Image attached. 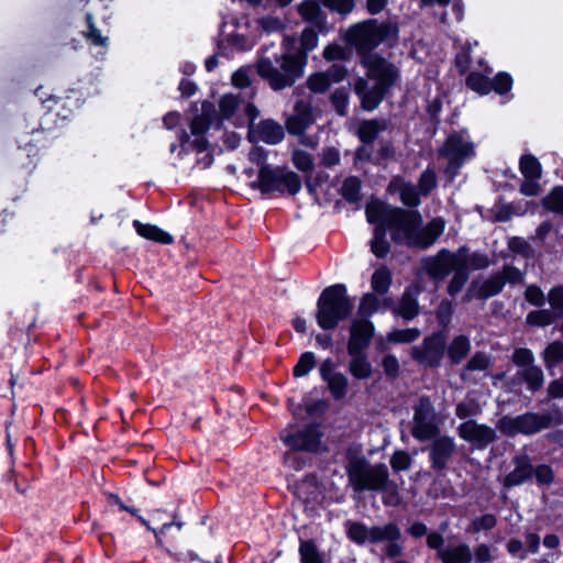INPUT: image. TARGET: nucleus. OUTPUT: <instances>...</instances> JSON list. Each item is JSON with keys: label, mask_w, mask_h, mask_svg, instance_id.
<instances>
[{"label": "nucleus", "mask_w": 563, "mask_h": 563, "mask_svg": "<svg viewBox=\"0 0 563 563\" xmlns=\"http://www.w3.org/2000/svg\"><path fill=\"white\" fill-rule=\"evenodd\" d=\"M397 33L396 24L378 23L376 20L356 23L344 31L343 40L358 54L364 55L362 64L367 70L368 79L358 78L355 82V92L365 110H374L379 104L399 75L393 64L376 54L368 53L384 41L395 38Z\"/></svg>", "instance_id": "nucleus-1"}, {"label": "nucleus", "mask_w": 563, "mask_h": 563, "mask_svg": "<svg viewBox=\"0 0 563 563\" xmlns=\"http://www.w3.org/2000/svg\"><path fill=\"white\" fill-rule=\"evenodd\" d=\"M368 222L377 224L371 242L372 252L384 257L389 252L386 229L391 231L393 240L409 247L427 250L444 232L445 221L438 217L422 225L419 211L404 210L380 201H372L366 207Z\"/></svg>", "instance_id": "nucleus-2"}, {"label": "nucleus", "mask_w": 563, "mask_h": 563, "mask_svg": "<svg viewBox=\"0 0 563 563\" xmlns=\"http://www.w3.org/2000/svg\"><path fill=\"white\" fill-rule=\"evenodd\" d=\"M267 154L268 152L260 146L250 151L249 161L252 166L247 167L244 173L252 179L251 187L263 194L279 191L296 195L301 188L299 177L294 172L269 165Z\"/></svg>", "instance_id": "nucleus-3"}, {"label": "nucleus", "mask_w": 563, "mask_h": 563, "mask_svg": "<svg viewBox=\"0 0 563 563\" xmlns=\"http://www.w3.org/2000/svg\"><path fill=\"white\" fill-rule=\"evenodd\" d=\"M295 40L285 36L282 54L268 55L269 47H265L256 63L257 74L274 90H282L290 87L303 74V60L301 57L290 53Z\"/></svg>", "instance_id": "nucleus-4"}, {"label": "nucleus", "mask_w": 563, "mask_h": 563, "mask_svg": "<svg viewBox=\"0 0 563 563\" xmlns=\"http://www.w3.org/2000/svg\"><path fill=\"white\" fill-rule=\"evenodd\" d=\"M295 40L285 36L282 54L268 55L269 47H265L256 63L257 74L274 90H282L290 87L303 74V60L301 57L290 53Z\"/></svg>", "instance_id": "nucleus-5"}, {"label": "nucleus", "mask_w": 563, "mask_h": 563, "mask_svg": "<svg viewBox=\"0 0 563 563\" xmlns=\"http://www.w3.org/2000/svg\"><path fill=\"white\" fill-rule=\"evenodd\" d=\"M346 475L355 493L389 492L390 496L385 499V504L397 501L396 485L389 479L385 464H372L364 457H354L346 465Z\"/></svg>", "instance_id": "nucleus-6"}, {"label": "nucleus", "mask_w": 563, "mask_h": 563, "mask_svg": "<svg viewBox=\"0 0 563 563\" xmlns=\"http://www.w3.org/2000/svg\"><path fill=\"white\" fill-rule=\"evenodd\" d=\"M211 113L212 104L203 102L201 113L196 115L190 123L191 134L189 135L185 130L179 134L181 147L179 155L181 156L184 153L190 157V161H194L192 167L205 169L213 163V156L203 136L210 126Z\"/></svg>", "instance_id": "nucleus-7"}, {"label": "nucleus", "mask_w": 563, "mask_h": 563, "mask_svg": "<svg viewBox=\"0 0 563 563\" xmlns=\"http://www.w3.org/2000/svg\"><path fill=\"white\" fill-rule=\"evenodd\" d=\"M352 309L353 303L346 295V288L340 284L333 285L321 292L316 319L323 330H333L351 314Z\"/></svg>", "instance_id": "nucleus-8"}, {"label": "nucleus", "mask_w": 563, "mask_h": 563, "mask_svg": "<svg viewBox=\"0 0 563 563\" xmlns=\"http://www.w3.org/2000/svg\"><path fill=\"white\" fill-rule=\"evenodd\" d=\"M439 154L448 161L446 174L453 178L466 159L474 157L475 147L464 132L448 136Z\"/></svg>", "instance_id": "nucleus-9"}, {"label": "nucleus", "mask_w": 563, "mask_h": 563, "mask_svg": "<svg viewBox=\"0 0 563 563\" xmlns=\"http://www.w3.org/2000/svg\"><path fill=\"white\" fill-rule=\"evenodd\" d=\"M440 433L434 406L428 397H420L413 407L411 434L418 441H428Z\"/></svg>", "instance_id": "nucleus-10"}, {"label": "nucleus", "mask_w": 563, "mask_h": 563, "mask_svg": "<svg viewBox=\"0 0 563 563\" xmlns=\"http://www.w3.org/2000/svg\"><path fill=\"white\" fill-rule=\"evenodd\" d=\"M552 426L550 415L527 412L517 417H503L497 428L506 435L512 437L518 433L533 434Z\"/></svg>", "instance_id": "nucleus-11"}, {"label": "nucleus", "mask_w": 563, "mask_h": 563, "mask_svg": "<svg viewBox=\"0 0 563 563\" xmlns=\"http://www.w3.org/2000/svg\"><path fill=\"white\" fill-rule=\"evenodd\" d=\"M466 264V249L460 247L455 253L445 249L437 255L422 261L423 268L435 280H443L457 266Z\"/></svg>", "instance_id": "nucleus-12"}, {"label": "nucleus", "mask_w": 563, "mask_h": 563, "mask_svg": "<svg viewBox=\"0 0 563 563\" xmlns=\"http://www.w3.org/2000/svg\"><path fill=\"white\" fill-rule=\"evenodd\" d=\"M400 538V529L395 523L389 522L385 526L372 527L371 543L384 542V552L389 558H396L402 553V545L399 543Z\"/></svg>", "instance_id": "nucleus-13"}, {"label": "nucleus", "mask_w": 563, "mask_h": 563, "mask_svg": "<svg viewBox=\"0 0 563 563\" xmlns=\"http://www.w3.org/2000/svg\"><path fill=\"white\" fill-rule=\"evenodd\" d=\"M444 352V340L435 334L427 338L421 345L412 349V357L426 366L439 365Z\"/></svg>", "instance_id": "nucleus-14"}, {"label": "nucleus", "mask_w": 563, "mask_h": 563, "mask_svg": "<svg viewBox=\"0 0 563 563\" xmlns=\"http://www.w3.org/2000/svg\"><path fill=\"white\" fill-rule=\"evenodd\" d=\"M373 335L374 325L368 319H354L350 328V339L347 342L349 354L364 352L369 346Z\"/></svg>", "instance_id": "nucleus-15"}, {"label": "nucleus", "mask_w": 563, "mask_h": 563, "mask_svg": "<svg viewBox=\"0 0 563 563\" xmlns=\"http://www.w3.org/2000/svg\"><path fill=\"white\" fill-rule=\"evenodd\" d=\"M503 287L504 280L498 273L488 278H476L471 283L463 300L468 302L473 299H487L499 294Z\"/></svg>", "instance_id": "nucleus-16"}, {"label": "nucleus", "mask_w": 563, "mask_h": 563, "mask_svg": "<svg viewBox=\"0 0 563 563\" xmlns=\"http://www.w3.org/2000/svg\"><path fill=\"white\" fill-rule=\"evenodd\" d=\"M320 432L316 426H308L297 434H291L288 431H283L280 439L283 442L292 450L302 451H317L320 444Z\"/></svg>", "instance_id": "nucleus-17"}, {"label": "nucleus", "mask_w": 563, "mask_h": 563, "mask_svg": "<svg viewBox=\"0 0 563 563\" xmlns=\"http://www.w3.org/2000/svg\"><path fill=\"white\" fill-rule=\"evenodd\" d=\"M459 435L479 448H484L494 442L495 431L485 424H478L474 420H467L457 428Z\"/></svg>", "instance_id": "nucleus-18"}, {"label": "nucleus", "mask_w": 563, "mask_h": 563, "mask_svg": "<svg viewBox=\"0 0 563 563\" xmlns=\"http://www.w3.org/2000/svg\"><path fill=\"white\" fill-rule=\"evenodd\" d=\"M456 444L449 435L435 437L430 446V462L434 470H444L449 460L455 454Z\"/></svg>", "instance_id": "nucleus-19"}, {"label": "nucleus", "mask_w": 563, "mask_h": 563, "mask_svg": "<svg viewBox=\"0 0 563 563\" xmlns=\"http://www.w3.org/2000/svg\"><path fill=\"white\" fill-rule=\"evenodd\" d=\"M220 118L230 119L235 111L242 109L252 123L260 114L257 108L249 101H242L240 95L228 93L221 97L219 101Z\"/></svg>", "instance_id": "nucleus-20"}, {"label": "nucleus", "mask_w": 563, "mask_h": 563, "mask_svg": "<svg viewBox=\"0 0 563 563\" xmlns=\"http://www.w3.org/2000/svg\"><path fill=\"white\" fill-rule=\"evenodd\" d=\"M285 136L284 129L273 120H263L258 124L250 125L252 141H262L267 144H278Z\"/></svg>", "instance_id": "nucleus-21"}, {"label": "nucleus", "mask_w": 563, "mask_h": 563, "mask_svg": "<svg viewBox=\"0 0 563 563\" xmlns=\"http://www.w3.org/2000/svg\"><path fill=\"white\" fill-rule=\"evenodd\" d=\"M312 122L310 104L299 101L295 106L294 113L287 119L286 128L290 134H301Z\"/></svg>", "instance_id": "nucleus-22"}, {"label": "nucleus", "mask_w": 563, "mask_h": 563, "mask_svg": "<svg viewBox=\"0 0 563 563\" xmlns=\"http://www.w3.org/2000/svg\"><path fill=\"white\" fill-rule=\"evenodd\" d=\"M441 563H473V550L465 542H452L440 552Z\"/></svg>", "instance_id": "nucleus-23"}, {"label": "nucleus", "mask_w": 563, "mask_h": 563, "mask_svg": "<svg viewBox=\"0 0 563 563\" xmlns=\"http://www.w3.org/2000/svg\"><path fill=\"white\" fill-rule=\"evenodd\" d=\"M388 190L391 194H398L400 200L406 206L418 207L420 205L419 196L421 194L419 189L400 177H396L389 183Z\"/></svg>", "instance_id": "nucleus-24"}, {"label": "nucleus", "mask_w": 563, "mask_h": 563, "mask_svg": "<svg viewBox=\"0 0 563 563\" xmlns=\"http://www.w3.org/2000/svg\"><path fill=\"white\" fill-rule=\"evenodd\" d=\"M133 225L137 234H140L144 239L152 240L162 244H170L174 241L173 236L169 233L163 231L156 225L144 224L137 220L133 221Z\"/></svg>", "instance_id": "nucleus-25"}, {"label": "nucleus", "mask_w": 563, "mask_h": 563, "mask_svg": "<svg viewBox=\"0 0 563 563\" xmlns=\"http://www.w3.org/2000/svg\"><path fill=\"white\" fill-rule=\"evenodd\" d=\"M319 2V0H306L298 7V12L305 21L321 27L325 23V16Z\"/></svg>", "instance_id": "nucleus-26"}, {"label": "nucleus", "mask_w": 563, "mask_h": 563, "mask_svg": "<svg viewBox=\"0 0 563 563\" xmlns=\"http://www.w3.org/2000/svg\"><path fill=\"white\" fill-rule=\"evenodd\" d=\"M351 361L349 363V372L356 379H367L372 376V365L364 352L349 354Z\"/></svg>", "instance_id": "nucleus-27"}, {"label": "nucleus", "mask_w": 563, "mask_h": 563, "mask_svg": "<svg viewBox=\"0 0 563 563\" xmlns=\"http://www.w3.org/2000/svg\"><path fill=\"white\" fill-rule=\"evenodd\" d=\"M471 351V341L470 338L460 334L453 338L451 341L449 347H448V354L451 360V362L459 364L466 357V355Z\"/></svg>", "instance_id": "nucleus-28"}, {"label": "nucleus", "mask_w": 563, "mask_h": 563, "mask_svg": "<svg viewBox=\"0 0 563 563\" xmlns=\"http://www.w3.org/2000/svg\"><path fill=\"white\" fill-rule=\"evenodd\" d=\"M386 126V122L380 120L362 121L357 134L362 142L372 143Z\"/></svg>", "instance_id": "nucleus-29"}, {"label": "nucleus", "mask_w": 563, "mask_h": 563, "mask_svg": "<svg viewBox=\"0 0 563 563\" xmlns=\"http://www.w3.org/2000/svg\"><path fill=\"white\" fill-rule=\"evenodd\" d=\"M417 292V290L415 292L406 290L401 297L397 312L406 320L413 319L419 312V306L416 298Z\"/></svg>", "instance_id": "nucleus-30"}, {"label": "nucleus", "mask_w": 563, "mask_h": 563, "mask_svg": "<svg viewBox=\"0 0 563 563\" xmlns=\"http://www.w3.org/2000/svg\"><path fill=\"white\" fill-rule=\"evenodd\" d=\"M542 357L549 371L563 363V342L554 341L550 343L543 351Z\"/></svg>", "instance_id": "nucleus-31"}, {"label": "nucleus", "mask_w": 563, "mask_h": 563, "mask_svg": "<svg viewBox=\"0 0 563 563\" xmlns=\"http://www.w3.org/2000/svg\"><path fill=\"white\" fill-rule=\"evenodd\" d=\"M532 475V466L528 463L520 462L516 468L505 477V486L512 487L525 483Z\"/></svg>", "instance_id": "nucleus-32"}, {"label": "nucleus", "mask_w": 563, "mask_h": 563, "mask_svg": "<svg viewBox=\"0 0 563 563\" xmlns=\"http://www.w3.org/2000/svg\"><path fill=\"white\" fill-rule=\"evenodd\" d=\"M519 168L526 179H540L542 174L541 164L532 155H523L520 158Z\"/></svg>", "instance_id": "nucleus-33"}, {"label": "nucleus", "mask_w": 563, "mask_h": 563, "mask_svg": "<svg viewBox=\"0 0 563 563\" xmlns=\"http://www.w3.org/2000/svg\"><path fill=\"white\" fill-rule=\"evenodd\" d=\"M542 205L549 211L563 214V187L555 186L543 199Z\"/></svg>", "instance_id": "nucleus-34"}, {"label": "nucleus", "mask_w": 563, "mask_h": 563, "mask_svg": "<svg viewBox=\"0 0 563 563\" xmlns=\"http://www.w3.org/2000/svg\"><path fill=\"white\" fill-rule=\"evenodd\" d=\"M556 319H559V316L552 309L534 310L527 316V322L538 327L549 325Z\"/></svg>", "instance_id": "nucleus-35"}, {"label": "nucleus", "mask_w": 563, "mask_h": 563, "mask_svg": "<svg viewBox=\"0 0 563 563\" xmlns=\"http://www.w3.org/2000/svg\"><path fill=\"white\" fill-rule=\"evenodd\" d=\"M372 527L361 522H351L347 528L349 538L357 544L371 542Z\"/></svg>", "instance_id": "nucleus-36"}, {"label": "nucleus", "mask_w": 563, "mask_h": 563, "mask_svg": "<svg viewBox=\"0 0 563 563\" xmlns=\"http://www.w3.org/2000/svg\"><path fill=\"white\" fill-rule=\"evenodd\" d=\"M300 563H324L312 541H301L299 547Z\"/></svg>", "instance_id": "nucleus-37"}, {"label": "nucleus", "mask_w": 563, "mask_h": 563, "mask_svg": "<svg viewBox=\"0 0 563 563\" xmlns=\"http://www.w3.org/2000/svg\"><path fill=\"white\" fill-rule=\"evenodd\" d=\"M521 375L530 390H538L544 382L543 372L538 366H528L522 369Z\"/></svg>", "instance_id": "nucleus-38"}, {"label": "nucleus", "mask_w": 563, "mask_h": 563, "mask_svg": "<svg viewBox=\"0 0 563 563\" xmlns=\"http://www.w3.org/2000/svg\"><path fill=\"white\" fill-rule=\"evenodd\" d=\"M453 277L448 285V292L451 296L456 295L464 287L468 279V272L466 271V264L457 266L454 271Z\"/></svg>", "instance_id": "nucleus-39"}, {"label": "nucleus", "mask_w": 563, "mask_h": 563, "mask_svg": "<svg viewBox=\"0 0 563 563\" xmlns=\"http://www.w3.org/2000/svg\"><path fill=\"white\" fill-rule=\"evenodd\" d=\"M318 45V35L312 29H306L302 31L300 36V52L295 55L302 58L306 62V54L314 49Z\"/></svg>", "instance_id": "nucleus-40"}, {"label": "nucleus", "mask_w": 563, "mask_h": 563, "mask_svg": "<svg viewBox=\"0 0 563 563\" xmlns=\"http://www.w3.org/2000/svg\"><path fill=\"white\" fill-rule=\"evenodd\" d=\"M391 284V275L390 272L382 267L377 269L372 277V287L378 294H386Z\"/></svg>", "instance_id": "nucleus-41"}, {"label": "nucleus", "mask_w": 563, "mask_h": 563, "mask_svg": "<svg viewBox=\"0 0 563 563\" xmlns=\"http://www.w3.org/2000/svg\"><path fill=\"white\" fill-rule=\"evenodd\" d=\"M466 85L472 90L485 95L490 91V81L488 78L478 73H471L466 78Z\"/></svg>", "instance_id": "nucleus-42"}, {"label": "nucleus", "mask_w": 563, "mask_h": 563, "mask_svg": "<svg viewBox=\"0 0 563 563\" xmlns=\"http://www.w3.org/2000/svg\"><path fill=\"white\" fill-rule=\"evenodd\" d=\"M325 383L328 384V387L335 399H342L346 395L347 378L344 374L339 373Z\"/></svg>", "instance_id": "nucleus-43"}, {"label": "nucleus", "mask_w": 563, "mask_h": 563, "mask_svg": "<svg viewBox=\"0 0 563 563\" xmlns=\"http://www.w3.org/2000/svg\"><path fill=\"white\" fill-rule=\"evenodd\" d=\"M257 27L265 34L282 32L285 27L284 22L277 16H263L257 21Z\"/></svg>", "instance_id": "nucleus-44"}, {"label": "nucleus", "mask_w": 563, "mask_h": 563, "mask_svg": "<svg viewBox=\"0 0 563 563\" xmlns=\"http://www.w3.org/2000/svg\"><path fill=\"white\" fill-rule=\"evenodd\" d=\"M316 357L312 352H305L294 367L295 377L306 376L314 366Z\"/></svg>", "instance_id": "nucleus-45"}, {"label": "nucleus", "mask_w": 563, "mask_h": 563, "mask_svg": "<svg viewBox=\"0 0 563 563\" xmlns=\"http://www.w3.org/2000/svg\"><path fill=\"white\" fill-rule=\"evenodd\" d=\"M496 517L492 514L483 515L478 518H475L470 527L467 528V532L477 533L482 530H490L496 526Z\"/></svg>", "instance_id": "nucleus-46"}, {"label": "nucleus", "mask_w": 563, "mask_h": 563, "mask_svg": "<svg viewBox=\"0 0 563 563\" xmlns=\"http://www.w3.org/2000/svg\"><path fill=\"white\" fill-rule=\"evenodd\" d=\"M325 8L342 15L351 13L355 7L354 0H319Z\"/></svg>", "instance_id": "nucleus-47"}, {"label": "nucleus", "mask_w": 563, "mask_h": 563, "mask_svg": "<svg viewBox=\"0 0 563 563\" xmlns=\"http://www.w3.org/2000/svg\"><path fill=\"white\" fill-rule=\"evenodd\" d=\"M437 187L435 173L428 168L426 169L418 181V189L422 196L429 195Z\"/></svg>", "instance_id": "nucleus-48"}, {"label": "nucleus", "mask_w": 563, "mask_h": 563, "mask_svg": "<svg viewBox=\"0 0 563 563\" xmlns=\"http://www.w3.org/2000/svg\"><path fill=\"white\" fill-rule=\"evenodd\" d=\"M307 85L313 92L321 93L330 87L331 79L325 73H317L308 78Z\"/></svg>", "instance_id": "nucleus-49"}, {"label": "nucleus", "mask_w": 563, "mask_h": 563, "mask_svg": "<svg viewBox=\"0 0 563 563\" xmlns=\"http://www.w3.org/2000/svg\"><path fill=\"white\" fill-rule=\"evenodd\" d=\"M473 550V563H492L495 560L494 550L487 543H479Z\"/></svg>", "instance_id": "nucleus-50"}, {"label": "nucleus", "mask_w": 563, "mask_h": 563, "mask_svg": "<svg viewBox=\"0 0 563 563\" xmlns=\"http://www.w3.org/2000/svg\"><path fill=\"white\" fill-rule=\"evenodd\" d=\"M411 464L412 459L406 451H396L390 457V466L395 472L407 471Z\"/></svg>", "instance_id": "nucleus-51"}, {"label": "nucleus", "mask_w": 563, "mask_h": 563, "mask_svg": "<svg viewBox=\"0 0 563 563\" xmlns=\"http://www.w3.org/2000/svg\"><path fill=\"white\" fill-rule=\"evenodd\" d=\"M378 308V299L373 294H366L358 307V318H366L373 314Z\"/></svg>", "instance_id": "nucleus-52"}, {"label": "nucleus", "mask_w": 563, "mask_h": 563, "mask_svg": "<svg viewBox=\"0 0 563 563\" xmlns=\"http://www.w3.org/2000/svg\"><path fill=\"white\" fill-rule=\"evenodd\" d=\"M292 163L301 172H310L313 168L311 155L301 150L294 151Z\"/></svg>", "instance_id": "nucleus-53"}, {"label": "nucleus", "mask_w": 563, "mask_h": 563, "mask_svg": "<svg viewBox=\"0 0 563 563\" xmlns=\"http://www.w3.org/2000/svg\"><path fill=\"white\" fill-rule=\"evenodd\" d=\"M361 188V183L355 177H350L344 180L342 186V195L344 198L351 202H354L357 200L358 192Z\"/></svg>", "instance_id": "nucleus-54"}, {"label": "nucleus", "mask_w": 563, "mask_h": 563, "mask_svg": "<svg viewBox=\"0 0 563 563\" xmlns=\"http://www.w3.org/2000/svg\"><path fill=\"white\" fill-rule=\"evenodd\" d=\"M479 412V408L473 399H465L456 405L455 415L460 419H466L472 416H476Z\"/></svg>", "instance_id": "nucleus-55"}, {"label": "nucleus", "mask_w": 563, "mask_h": 563, "mask_svg": "<svg viewBox=\"0 0 563 563\" xmlns=\"http://www.w3.org/2000/svg\"><path fill=\"white\" fill-rule=\"evenodd\" d=\"M420 335L417 329L396 330L388 334V340L394 342L408 343L415 341Z\"/></svg>", "instance_id": "nucleus-56"}, {"label": "nucleus", "mask_w": 563, "mask_h": 563, "mask_svg": "<svg viewBox=\"0 0 563 563\" xmlns=\"http://www.w3.org/2000/svg\"><path fill=\"white\" fill-rule=\"evenodd\" d=\"M548 300L551 309L561 318L563 316V287H556L550 290Z\"/></svg>", "instance_id": "nucleus-57"}, {"label": "nucleus", "mask_w": 563, "mask_h": 563, "mask_svg": "<svg viewBox=\"0 0 563 563\" xmlns=\"http://www.w3.org/2000/svg\"><path fill=\"white\" fill-rule=\"evenodd\" d=\"M489 258L487 255L482 253H472L468 254L466 252V269L470 267L472 269H484L489 266Z\"/></svg>", "instance_id": "nucleus-58"}, {"label": "nucleus", "mask_w": 563, "mask_h": 563, "mask_svg": "<svg viewBox=\"0 0 563 563\" xmlns=\"http://www.w3.org/2000/svg\"><path fill=\"white\" fill-rule=\"evenodd\" d=\"M512 79L506 73L498 74L493 82H490V89H494L498 93L508 92L511 89Z\"/></svg>", "instance_id": "nucleus-59"}, {"label": "nucleus", "mask_w": 563, "mask_h": 563, "mask_svg": "<svg viewBox=\"0 0 563 563\" xmlns=\"http://www.w3.org/2000/svg\"><path fill=\"white\" fill-rule=\"evenodd\" d=\"M86 19H87V22H88V25H89V31L87 33L88 40H90L91 43L95 44V45L106 47L108 38L102 36L100 34L99 30L93 24V22H92V19H93L92 14L88 13Z\"/></svg>", "instance_id": "nucleus-60"}, {"label": "nucleus", "mask_w": 563, "mask_h": 563, "mask_svg": "<svg viewBox=\"0 0 563 563\" xmlns=\"http://www.w3.org/2000/svg\"><path fill=\"white\" fill-rule=\"evenodd\" d=\"M488 365L489 357L483 352H477L468 361L466 368L468 371H484L488 367Z\"/></svg>", "instance_id": "nucleus-61"}, {"label": "nucleus", "mask_w": 563, "mask_h": 563, "mask_svg": "<svg viewBox=\"0 0 563 563\" xmlns=\"http://www.w3.org/2000/svg\"><path fill=\"white\" fill-rule=\"evenodd\" d=\"M503 277L504 284H520L523 282V274L516 267L505 266L501 272L498 273Z\"/></svg>", "instance_id": "nucleus-62"}, {"label": "nucleus", "mask_w": 563, "mask_h": 563, "mask_svg": "<svg viewBox=\"0 0 563 563\" xmlns=\"http://www.w3.org/2000/svg\"><path fill=\"white\" fill-rule=\"evenodd\" d=\"M525 297L531 305L534 306H542L545 301L543 291L536 285H530L527 287Z\"/></svg>", "instance_id": "nucleus-63"}, {"label": "nucleus", "mask_w": 563, "mask_h": 563, "mask_svg": "<svg viewBox=\"0 0 563 563\" xmlns=\"http://www.w3.org/2000/svg\"><path fill=\"white\" fill-rule=\"evenodd\" d=\"M533 473L539 485H550L554 479L553 472L548 465H539Z\"/></svg>", "instance_id": "nucleus-64"}]
</instances>
